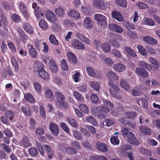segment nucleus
<instances>
[{
  "instance_id": "1",
  "label": "nucleus",
  "mask_w": 160,
  "mask_h": 160,
  "mask_svg": "<svg viewBox=\"0 0 160 160\" xmlns=\"http://www.w3.org/2000/svg\"><path fill=\"white\" fill-rule=\"evenodd\" d=\"M34 68L38 71L39 77L46 81L49 80L48 74L44 69L43 65L41 62L36 61L34 65Z\"/></svg>"
},
{
  "instance_id": "2",
  "label": "nucleus",
  "mask_w": 160,
  "mask_h": 160,
  "mask_svg": "<svg viewBox=\"0 0 160 160\" xmlns=\"http://www.w3.org/2000/svg\"><path fill=\"white\" fill-rule=\"evenodd\" d=\"M55 95L58 100L57 104L61 108L64 109H67L68 108V105L65 103L64 96L59 92H57L55 93Z\"/></svg>"
},
{
  "instance_id": "3",
  "label": "nucleus",
  "mask_w": 160,
  "mask_h": 160,
  "mask_svg": "<svg viewBox=\"0 0 160 160\" xmlns=\"http://www.w3.org/2000/svg\"><path fill=\"white\" fill-rule=\"evenodd\" d=\"M95 19L97 21L98 24L104 28L107 26V22L106 21V18L103 15L100 14H97L95 15Z\"/></svg>"
},
{
  "instance_id": "4",
  "label": "nucleus",
  "mask_w": 160,
  "mask_h": 160,
  "mask_svg": "<svg viewBox=\"0 0 160 160\" xmlns=\"http://www.w3.org/2000/svg\"><path fill=\"white\" fill-rule=\"evenodd\" d=\"M72 46L74 49L84 50L85 48L84 44L77 39H74L72 42Z\"/></svg>"
},
{
  "instance_id": "5",
  "label": "nucleus",
  "mask_w": 160,
  "mask_h": 160,
  "mask_svg": "<svg viewBox=\"0 0 160 160\" xmlns=\"http://www.w3.org/2000/svg\"><path fill=\"white\" fill-rule=\"evenodd\" d=\"M46 15L47 19L51 22L55 23L57 22V18L56 15L51 11H46Z\"/></svg>"
},
{
  "instance_id": "6",
  "label": "nucleus",
  "mask_w": 160,
  "mask_h": 160,
  "mask_svg": "<svg viewBox=\"0 0 160 160\" xmlns=\"http://www.w3.org/2000/svg\"><path fill=\"white\" fill-rule=\"evenodd\" d=\"M135 73L137 75L143 78H146L148 76L147 71L140 67H137L135 69Z\"/></svg>"
},
{
  "instance_id": "7",
  "label": "nucleus",
  "mask_w": 160,
  "mask_h": 160,
  "mask_svg": "<svg viewBox=\"0 0 160 160\" xmlns=\"http://www.w3.org/2000/svg\"><path fill=\"white\" fill-rule=\"evenodd\" d=\"M93 4L94 7L102 10H104L106 8L105 3L102 0H94Z\"/></svg>"
},
{
  "instance_id": "8",
  "label": "nucleus",
  "mask_w": 160,
  "mask_h": 160,
  "mask_svg": "<svg viewBox=\"0 0 160 160\" xmlns=\"http://www.w3.org/2000/svg\"><path fill=\"white\" fill-rule=\"evenodd\" d=\"M96 145L97 149L99 151L102 152H106L108 151V148L104 143L99 142H97L96 143Z\"/></svg>"
},
{
  "instance_id": "9",
  "label": "nucleus",
  "mask_w": 160,
  "mask_h": 160,
  "mask_svg": "<svg viewBox=\"0 0 160 160\" xmlns=\"http://www.w3.org/2000/svg\"><path fill=\"white\" fill-rule=\"evenodd\" d=\"M49 129L53 134L55 136H57L59 132V130L58 126L56 124L52 122L49 124Z\"/></svg>"
},
{
  "instance_id": "10",
  "label": "nucleus",
  "mask_w": 160,
  "mask_h": 160,
  "mask_svg": "<svg viewBox=\"0 0 160 160\" xmlns=\"http://www.w3.org/2000/svg\"><path fill=\"white\" fill-rule=\"evenodd\" d=\"M109 28L118 33H121L123 32V29L115 24L111 23L109 24Z\"/></svg>"
},
{
  "instance_id": "11",
  "label": "nucleus",
  "mask_w": 160,
  "mask_h": 160,
  "mask_svg": "<svg viewBox=\"0 0 160 160\" xmlns=\"http://www.w3.org/2000/svg\"><path fill=\"white\" fill-rule=\"evenodd\" d=\"M113 68L114 70L119 72H124L126 69L125 66L120 63L114 64Z\"/></svg>"
},
{
  "instance_id": "12",
  "label": "nucleus",
  "mask_w": 160,
  "mask_h": 160,
  "mask_svg": "<svg viewBox=\"0 0 160 160\" xmlns=\"http://www.w3.org/2000/svg\"><path fill=\"white\" fill-rule=\"evenodd\" d=\"M46 12L44 8L38 7L37 9H35L34 14L37 19H39L43 16L44 13Z\"/></svg>"
},
{
  "instance_id": "13",
  "label": "nucleus",
  "mask_w": 160,
  "mask_h": 160,
  "mask_svg": "<svg viewBox=\"0 0 160 160\" xmlns=\"http://www.w3.org/2000/svg\"><path fill=\"white\" fill-rule=\"evenodd\" d=\"M83 25L84 27L88 29H91L93 27L94 23L90 18L87 17L84 20Z\"/></svg>"
},
{
  "instance_id": "14",
  "label": "nucleus",
  "mask_w": 160,
  "mask_h": 160,
  "mask_svg": "<svg viewBox=\"0 0 160 160\" xmlns=\"http://www.w3.org/2000/svg\"><path fill=\"white\" fill-rule=\"evenodd\" d=\"M76 36L79 40L88 44H89L91 43L90 40L81 33H77L76 34Z\"/></svg>"
},
{
  "instance_id": "15",
  "label": "nucleus",
  "mask_w": 160,
  "mask_h": 160,
  "mask_svg": "<svg viewBox=\"0 0 160 160\" xmlns=\"http://www.w3.org/2000/svg\"><path fill=\"white\" fill-rule=\"evenodd\" d=\"M123 49L125 52L131 57L135 58L137 56L135 52L130 47L128 46H124Z\"/></svg>"
},
{
  "instance_id": "16",
  "label": "nucleus",
  "mask_w": 160,
  "mask_h": 160,
  "mask_svg": "<svg viewBox=\"0 0 160 160\" xmlns=\"http://www.w3.org/2000/svg\"><path fill=\"white\" fill-rule=\"evenodd\" d=\"M112 15L114 18L118 21L123 22L124 20V19L121 14L118 12L113 11L112 12Z\"/></svg>"
},
{
  "instance_id": "17",
  "label": "nucleus",
  "mask_w": 160,
  "mask_h": 160,
  "mask_svg": "<svg viewBox=\"0 0 160 160\" xmlns=\"http://www.w3.org/2000/svg\"><path fill=\"white\" fill-rule=\"evenodd\" d=\"M87 72L89 76L92 77H98L101 76L100 73L97 74L95 72L94 70L91 67H88L86 68Z\"/></svg>"
},
{
  "instance_id": "18",
  "label": "nucleus",
  "mask_w": 160,
  "mask_h": 160,
  "mask_svg": "<svg viewBox=\"0 0 160 160\" xmlns=\"http://www.w3.org/2000/svg\"><path fill=\"white\" fill-rule=\"evenodd\" d=\"M64 146L62 145L61 146L60 148L61 150L63 151L64 152H67L68 153L71 154H75L77 153V150L71 147H68L66 148H64Z\"/></svg>"
},
{
  "instance_id": "19",
  "label": "nucleus",
  "mask_w": 160,
  "mask_h": 160,
  "mask_svg": "<svg viewBox=\"0 0 160 160\" xmlns=\"http://www.w3.org/2000/svg\"><path fill=\"white\" fill-rule=\"evenodd\" d=\"M49 65L50 69L53 73H56L58 72V69L57 65L54 61L50 60L49 62Z\"/></svg>"
},
{
  "instance_id": "20",
  "label": "nucleus",
  "mask_w": 160,
  "mask_h": 160,
  "mask_svg": "<svg viewBox=\"0 0 160 160\" xmlns=\"http://www.w3.org/2000/svg\"><path fill=\"white\" fill-rule=\"evenodd\" d=\"M143 39L145 42L149 44L155 45L158 43V41L156 40L149 36L144 37L143 38Z\"/></svg>"
},
{
  "instance_id": "21",
  "label": "nucleus",
  "mask_w": 160,
  "mask_h": 160,
  "mask_svg": "<svg viewBox=\"0 0 160 160\" xmlns=\"http://www.w3.org/2000/svg\"><path fill=\"white\" fill-rule=\"evenodd\" d=\"M68 15L76 19H79L81 18L80 13L76 10L72 9L68 13Z\"/></svg>"
},
{
  "instance_id": "22",
  "label": "nucleus",
  "mask_w": 160,
  "mask_h": 160,
  "mask_svg": "<svg viewBox=\"0 0 160 160\" xmlns=\"http://www.w3.org/2000/svg\"><path fill=\"white\" fill-rule=\"evenodd\" d=\"M28 48L29 49V53L32 58H35L37 55V53L36 50L33 47L32 44H30L28 45Z\"/></svg>"
},
{
  "instance_id": "23",
  "label": "nucleus",
  "mask_w": 160,
  "mask_h": 160,
  "mask_svg": "<svg viewBox=\"0 0 160 160\" xmlns=\"http://www.w3.org/2000/svg\"><path fill=\"white\" fill-rule=\"evenodd\" d=\"M121 87L126 91H128L130 89L129 85L127 81L124 79H121L120 82Z\"/></svg>"
},
{
  "instance_id": "24",
  "label": "nucleus",
  "mask_w": 160,
  "mask_h": 160,
  "mask_svg": "<svg viewBox=\"0 0 160 160\" xmlns=\"http://www.w3.org/2000/svg\"><path fill=\"white\" fill-rule=\"evenodd\" d=\"M108 78L111 80H117L118 79V76L112 71L109 72L107 75Z\"/></svg>"
},
{
  "instance_id": "25",
  "label": "nucleus",
  "mask_w": 160,
  "mask_h": 160,
  "mask_svg": "<svg viewBox=\"0 0 160 160\" xmlns=\"http://www.w3.org/2000/svg\"><path fill=\"white\" fill-rule=\"evenodd\" d=\"M49 40L50 43L54 45L57 46L59 44L58 40L54 34H52L50 35L49 37Z\"/></svg>"
},
{
  "instance_id": "26",
  "label": "nucleus",
  "mask_w": 160,
  "mask_h": 160,
  "mask_svg": "<svg viewBox=\"0 0 160 160\" xmlns=\"http://www.w3.org/2000/svg\"><path fill=\"white\" fill-rule=\"evenodd\" d=\"M139 129L141 132L143 133L149 135L151 134L150 129L146 126H141L139 127Z\"/></svg>"
},
{
  "instance_id": "27",
  "label": "nucleus",
  "mask_w": 160,
  "mask_h": 160,
  "mask_svg": "<svg viewBox=\"0 0 160 160\" xmlns=\"http://www.w3.org/2000/svg\"><path fill=\"white\" fill-rule=\"evenodd\" d=\"M110 111V108H107L105 106H103L100 108V110L99 118H105V116L104 115H102V112L108 113Z\"/></svg>"
},
{
  "instance_id": "28",
  "label": "nucleus",
  "mask_w": 160,
  "mask_h": 160,
  "mask_svg": "<svg viewBox=\"0 0 160 160\" xmlns=\"http://www.w3.org/2000/svg\"><path fill=\"white\" fill-rule=\"evenodd\" d=\"M54 12L57 16L60 17H62L65 14L64 10L61 7L55 8Z\"/></svg>"
},
{
  "instance_id": "29",
  "label": "nucleus",
  "mask_w": 160,
  "mask_h": 160,
  "mask_svg": "<svg viewBox=\"0 0 160 160\" xmlns=\"http://www.w3.org/2000/svg\"><path fill=\"white\" fill-rule=\"evenodd\" d=\"M67 57L69 61L73 63H75L77 62L76 56L72 53L68 52L67 53Z\"/></svg>"
},
{
  "instance_id": "30",
  "label": "nucleus",
  "mask_w": 160,
  "mask_h": 160,
  "mask_svg": "<svg viewBox=\"0 0 160 160\" xmlns=\"http://www.w3.org/2000/svg\"><path fill=\"white\" fill-rule=\"evenodd\" d=\"M142 23L144 24L150 26L155 25L154 21L152 19L144 18L142 21Z\"/></svg>"
},
{
  "instance_id": "31",
  "label": "nucleus",
  "mask_w": 160,
  "mask_h": 160,
  "mask_svg": "<svg viewBox=\"0 0 160 160\" xmlns=\"http://www.w3.org/2000/svg\"><path fill=\"white\" fill-rule=\"evenodd\" d=\"M138 103L141 107L146 108L148 106V103L146 100L143 98H140L138 101Z\"/></svg>"
},
{
  "instance_id": "32",
  "label": "nucleus",
  "mask_w": 160,
  "mask_h": 160,
  "mask_svg": "<svg viewBox=\"0 0 160 160\" xmlns=\"http://www.w3.org/2000/svg\"><path fill=\"white\" fill-rule=\"evenodd\" d=\"M73 95L74 98L79 102H82L83 101V98L82 95L78 92H74Z\"/></svg>"
},
{
  "instance_id": "33",
  "label": "nucleus",
  "mask_w": 160,
  "mask_h": 160,
  "mask_svg": "<svg viewBox=\"0 0 160 160\" xmlns=\"http://www.w3.org/2000/svg\"><path fill=\"white\" fill-rule=\"evenodd\" d=\"M23 28L25 31L30 33H32L33 30L30 25L27 23H24L23 25Z\"/></svg>"
},
{
  "instance_id": "34",
  "label": "nucleus",
  "mask_w": 160,
  "mask_h": 160,
  "mask_svg": "<svg viewBox=\"0 0 160 160\" xmlns=\"http://www.w3.org/2000/svg\"><path fill=\"white\" fill-rule=\"evenodd\" d=\"M18 32L21 36V38L22 40L26 42L28 39V36L25 34L24 31L21 29H18Z\"/></svg>"
},
{
  "instance_id": "35",
  "label": "nucleus",
  "mask_w": 160,
  "mask_h": 160,
  "mask_svg": "<svg viewBox=\"0 0 160 160\" xmlns=\"http://www.w3.org/2000/svg\"><path fill=\"white\" fill-rule=\"evenodd\" d=\"M116 4L123 8H126L127 6V3L125 0H115Z\"/></svg>"
},
{
  "instance_id": "36",
  "label": "nucleus",
  "mask_w": 160,
  "mask_h": 160,
  "mask_svg": "<svg viewBox=\"0 0 160 160\" xmlns=\"http://www.w3.org/2000/svg\"><path fill=\"white\" fill-rule=\"evenodd\" d=\"M146 84L148 86L155 87L157 85L158 82L154 79L148 80L145 82Z\"/></svg>"
},
{
  "instance_id": "37",
  "label": "nucleus",
  "mask_w": 160,
  "mask_h": 160,
  "mask_svg": "<svg viewBox=\"0 0 160 160\" xmlns=\"http://www.w3.org/2000/svg\"><path fill=\"white\" fill-rule=\"evenodd\" d=\"M125 117L127 118L132 119L134 118L137 115L136 113L135 112H128L124 113Z\"/></svg>"
},
{
  "instance_id": "38",
  "label": "nucleus",
  "mask_w": 160,
  "mask_h": 160,
  "mask_svg": "<svg viewBox=\"0 0 160 160\" xmlns=\"http://www.w3.org/2000/svg\"><path fill=\"white\" fill-rule=\"evenodd\" d=\"M39 25L41 28L44 30H46L48 28L47 23L46 21L44 20H41L39 22Z\"/></svg>"
},
{
  "instance_id": "39",
  "label": "nucleus",
  "mask_w": 160,
  "mask_h": 160,
  "mask_svg": "<svg viewBox=\"0 0 160 160\" xmlns=\"http://www.w3.org/2000/svg\"><path fill=\"white\" fill-rule=\"evenodd\" d=\"M14 115V114L13 112L10 110L6 111L5 114L6 117L11 121L13 120Z\"/></svg>"
},
{
  "instance_id": "40",
  "label": "nucleus",
  "mask_w": 160,
  "mask_h": 160,
  "mask_svg": "<svg viewBox=\"0 0 160 160\" xmlns=\"http://www.w3.org/2000/svg\"><path fill=\"white\" fill-rule=\"evenodd\" d=\"M87 122L91 123L92 125L97 126L98 125V122L92 116L88 117L86 119Z\"/></svg>"
},
{
  "instance_id": "41",
  "label": "nucleus",
  "mask_w": 160,
  "mask_h": 160,
  "mask_svg": "<svg viewBox=\"0 0 160 160\" xmlns=\"http://www.w3.org/2000/svg\"><path fill=\"white\" fill-rule=\"evenodd\" d=\"M102 50L105 52H108L111 49V47L109 44L105 43L102 44Z\"/></svg>"
},
{
  "instance_id": "42",
  "label": "nucleus",
  "mask_w": 160,
  "mask_h": 160,
  "mask_svg": "<svg viewBox=\"0 0 160 160\" xmlns=\"http://www.w3.org/2000/svg\"><path fill=\"white\" fill-rule=\"evenodd\" d=\"M114 121L110 119L107 118L103 122L104 126L110 127L114 123Z\"/></svg>"
},
{
  "instance_id": "43",
  "label": "nucleus",
  "mask_w": 160,
  "mask_h": 160,
  "mask_svg": "<svg viewBox=\"0 0 160 160\" xmlns=\"http://www.w3.org/2000/svg\"><path fill=\"white\" fill-rule=\"evenodd\" d=\"M79 108L82 112L85 114H87L89 111L88 107L83 103H81L80 105Z\"/></svg>"
},
{
  "instance_id": "44",
  "label": "nucleus",
  "mask_w": 160,
  "mask_h": 160,
  "mask_svg": "<svg viewBox=\"0 0 160 160\" xmlns=\"http://www.w3.org/2000/svg\"><path fill=\"white\" fill-rule=\"evenodd\" d=\"M21 143L25 147H28L31 146L28 138L26 137H24L22 139Z\"/></svg>"
},
{
  "instance_id": "45",
  "label": "nucleus",
  "mask_w": 160,
  "mask_h": 160,
  "mask_svg": "<svg viewBox=\"0 0 160 160\" xmlns=\"http://www.w3.org/2000/svg\"><path fill=\"white\" fill-rule=\"evenodd\" d=\"M11 62L15 70L17 72L19 70V67L17 62L14 57H12L11 60Z\"/></svg>"
},
{
  "instance_id": "46",
  "label": "nucleus",
  "mask_w": 160,
  "mask_h": 160,
  "mask_svg": "<svg viewBox=\"0 0 160 160\" xmlns=\"http://www.w3.org/2000/svg\"><path fill=\"white\" fill-rule=\"evenodd\" d=\"M137 48L139 52L141 54L143 55H147V53L146 50L142 46L140 45H138L137 46Z\"/></svg>"
},
{
  "instance_id": "47",
  "label": "nucleus",
  "mask_w": 160,
  "mask_h": 160,
  "mask_svg": "<svg viewBox=\"0 0 160 160\" xmlns=\"http://www.w3.org/2000/svg\"><path fill=\"white\" fill-rule=\"evenodd\" d=\"M124 27L128 29L134 30L135 29V26L132 24H130L128 22H125L123 23Z\"/></svg>"
},
{
  "instance_id": "48",
  "label": "nucleus",
  "mask_w": 160,
  "mask_h": 160,
  "mask_svg": "<svg viewBox=\"0 0 160 160\" xmlns=\"http://www.w3.org/2000/svg\"><path fill=\"white\" fill-rule=\"evenodd\" d=\"M139 64L140 66L148 70L151 68L149 64L143 61H140Z\"/></svg>"
},
{
  "instance_id": "49",
  "label": "nucleus",
  "mask_w": 160,
  "mask_h": 160,
  "mask_svg": "<svg viewBox=\"0 0 160 160\" xmlns=\"http://www.w3.org/2000/svg\"><path fill=\"white\" fill-rule=\"evenodd\" d=\"M71 146L73 148H75L78 150L81 149V145L79 143L76 141H72L71 144Z\"/></svg>"
},
{
  "instance_id": "50",
  "label": "nucleus",
  "mask_w": 160,
  "mask_h": 160,
  "mask_svg": "<svg viewBox=\"0 0 160 160\" xmlns=\"http://www.w3.org/2000/svg\"><path fill=\"white\" fill-rule=\"evenodd\" d=\"M2 4L3 8L6 10L13 8V6L12 4L10 5L6 2H2Z\"/></svg>"
},
{
  "instance_id": "51",
  "label": "nucleus",
  "mask_w": 160,
  "mask_h": 160,
  "mask_svg": "<svg viewBox=\"0 0 160 160\" xmlns=\"http://www.w3.org/2000/svg\"><path fill=\"white\" fill-rule=\"evenodd\" d=\"M136 5L140 9H144L148 8V6L146 4L142 2H138L136 3Z\"/></svg>"
},
{
  "instance_id": "52",
  "label": "nucleus",
  "mask_w": 160,
  "mask_h": 160,
  "mask_svg": "<svg viewBox=\"0 0 160 160\" xmlns=\"http://www.w3.org/2000/svg\"><path fill=\"white\" fill-rule=\"evenodd\" d=\"M82 11L85 13L87 14H89V12L90 11L91 9L90 6H89L86 5L85 6H83L81 8Z\"/></svg>"
},
{
  "instance_id": "53",
  "label": "nucleus",
  "mask_w": 160,
  "mask_h": 160,
  "mask_svg": "<svg viewBox=\"0 0 160 160\" xmlns=\"http://www.w3.org/2000/svg\"><path fill=\"white\" fill-rule=\"evenodd\" d=\"M91 85L95 90H98L100 88V84L97 82H90Z\"/></svg>"
},
{
  "instance_id": "54",
  "label": "nucleus",
  "mask_w": 160,
  "mask_h": 160,
  "mask_svg": "<svg viewBox=\"0 0 160 160\" xmlns=\"http://www.w3.org/2000/svg\"><path fill=\"white\" fill-rule=\"evenodd\" d=\"M26 99L29 102L33 103L34 102V99L33 96L31 94H28L25 96Z\"/></svg>"
},
{
  "instance_id": "55",
  "label": "nucleus",
  "mask_w": 160,
  "mask_h": 160,
  "mask_svg": "<svg viewBox=\"0 0 160 160\" xmlns=\"http://www.w3.org/2000/svg\"><path fill=\"white\" fill-rule=\"evenodd\" d=\"M73 134L75 138L78 140H80L82 138L81 133L78 131H73Z\"/></svg>"
},
{
  "instance_id": "56",
  "label": "nucleus",
  "mask_w": 160,
  "mask_h": 160,
  "mask_svg": "<svg viewBox=\"0 0 160 160\" xmlns=\"http://www.w3.org/2000/svg\"><path fill=\"white\" fill-rule=\"evenodd\" d=\"M68 123L72 126L76 128L77 127V124L76 121L72 118H68L67 119Z\"/></svg>"
},
{
  "instance_id": "57",
  "label": "nucleus",
  "mask_w": 160,
  "mask_h": 160,
  "mask_svg": "<svg viewBox=\"0 0 160 160\" xmlns=\"http://www.w3.org/2000/svg\"><path fill=\"white\" fill-rule=\"evenodd\" d=\"M61 67L63 70H67L68 69V67L67 61L63 59L62 60L61 62Z\"/></svg>"
},
{
  "instance_id": "58",
  "label": "nucleus",
  "mask_w": 160,
  "mask_h": 160,
  "mask_svg": "<svg viewBox=\"0 0 160 160\" xmlns=\"http://www.w3.org/2000/svg\"><path fill=\"white\" fill-rule=\"evenodd\" d=\"M110 140L111 143L114 145H118L119 143V140L118 137L114 136L111 138Z\"/></svg>"
},
{
  "instance_id": "59",
  "label": "nucleus",
  "mask_w": 160,
  "mask_h": 160,
  "mask_svg": "<svg viewBox=\"0 0 160 160\" xmlns=\"http://www.w3.org/2000/svg\"><path fill=\"white\" fill-rule=\"evenodd\" d=\"M33 85L35 89L37 92H40L42 90V86L39 83L35 82L34 83Z\"/></svg>"
},
{
  "instance_id": "60",
  "label": "nucleus",
  "mask_w": 160,
  "mask_h": 160,
  "mask_svg": "<svg viewBox=\"0 0 160 160\" xmlns=\"http://www.w3.org/2000/svg\"><path fill=\"white\" fill-rule=\"evenodd\" d=\"M45 96L48 98L52 99L53 98V96L52 91L49 89L47 90L45 92Z\"/></svg>"
},
{
  "instance_id": "61",
  "label": "nucleus",
  "mask_w": 160,
  "mask_h": 160,
  "mask_svg": "<svg viewBox=\"0 0 160 160\" xmlns=\"http://www.w3.org/2000/svg\"><path fill=\"white\" fill-rule=\"evenodd\" d=\"M103 103L104 105L107 106L110 108H112L113 107V104L110 101L106 100L103 99Z\"/></svg>"
},
{
  "instance_id": "62",
  "label": "nucleus",
  "mask_w": 160,
  "mask_h": 160,
  "mask_svg": "<svg viewBox=\"0 0 160 160\" xmlns=\"http://www.w3.org/2000/svg\"><path fill=\"white\" fill-rule=\"evenodd\" d=\"M86 128L90 132L91 134H94L96 132L95 128L91 126L87 125L86 126Z\"/></svg>"
},
{
  "instance_id": "63",
  "label": "nucleus",
  "mask_w": 160,
  "mask_h": 160,
  "mask_svg": "<svg viewBox=\"0 0 160 160\" xmlns=\"http://www.w3.org/2000/svg\"><path fill=\"white\" fill-rule=\"evenodd\" d=\"M22 110L23 112L27 115L29 116L31 115V111L28 108L23 106L22 108Z\"/></svg>"
},
{
  "instance_id": "64",
  "label": "nucleus",
  "mask_w": 160,
  "mask_h": 160,
  "mask_svg": "<svg viewBox=\"0 0 160 160\" xmlns=\"http://www.w3.org/2000/svg\"><path fill=\"white\" fill-rule=\"evenodd\" d=\"M127 140L128 142L131 144H135L136 145H138L139 144L136 138H134L133 140L132 138H128Z\"/></svg>"
}]
</instances>
